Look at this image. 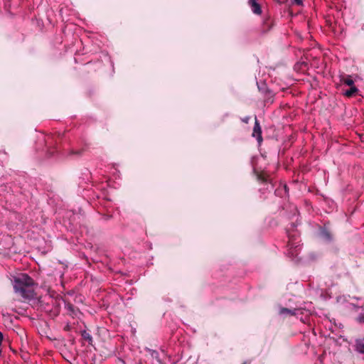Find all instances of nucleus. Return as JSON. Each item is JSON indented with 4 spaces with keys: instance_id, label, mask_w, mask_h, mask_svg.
Masks as SVG:
<instances>
[{
    "instance_id": "obj_1",
    "label": "nucleus",
    "mask_w": 364,
    "mask_h": 364,
    "mask_svg": "<svg viewBox=\"0 0 364 364\" xmlns=\"http://www.w3.org/2000/svg\"><path fill=\"white\" fill-rule=\"evenodd\" d=\"M33 280L26 274H22L14 279V288H23V287L33 286Z\"/></svg>"
},
{
    "instance_id": "obj_20",
    "label": "nucleus",
    "mask_w": 364,
    "mask_h": 364,
    "mask_svg": "<svg viewBox=\"0 0 364 364\" xmlns=\"http://www.w3.org/2000/svg\"><path fill=\"white\" fill-rule=\"evenodd\" d=\"M242 364H250V361H245Z\"/></svg>"
},
{
    "instance_id": "obj_8",
    "label": "nucleus",
    "mask_w": 364,
    "mask_h": 364,
    "mask_svg": "<svg viewBox=\"0 0 364 364\" xmlns=\"http://www.w3.org/2000/svg\"><path fill=\"white\" fill-rule=\"evenodd\" d=\"M359 90L355 86H350V89L346 90L343 95L347 97H352L358 94Z\"/></svg>"
},
{
    "instance_id": "obj_5",
    "label": "nucleus",
    "mask_w": 364,
    "mask_h": 364,
    "mask_svg": "<svg viewBox=\"0 0 364 364\" xmlns=\"http://www.w3.org/2000/svg\"><path fill=\"white\" fill-rule=\"evenodd\" d=\"M248 4L255 14L260 15L262 14V8L258 0H249Z\"/></svg>"
},
{
    "instance_id": "obj_11",
    "label": "nucleus",
    "mask_w": 364,
    "mask_h": 364,
    "mask_svg": "<svg viewBox=\"0 0 364 364\" xmlns=\"http://www.w3.org/2000/svg\"><path fill=\"white\" fill-rule=\"evenodd\" d=\"M81 336L84 340L87 341L90 345L92 346V337L89 332L87 331H81Z\"/></svg>"
},
{
    "instance_id": "obj_4",
    "label": "nucleus",
    "mask_w": 364,
    "mask_h": 364,
    "mask_svg": "<svg viewBox=\"0 0 364 364\" xmlns=\"http://www.w3.org/2000/svg\"><path fill=\"white\" fill-rule=\"evenodd\" d=\"M273 26L274 21L271 18L270 16H267L263 20V23L261 27V32L266 33L269 31Z\"/></svg>"
},
{
    "instance_id": "obj_6",
    "label": "nucleus",
    "mask_w": 364,
    "mask_h": 364,
    "mask_svg": "<svg viewBox=\"0 0 364 364\" xmlns=\"http://www.w3.org/2000/svg\"><path fill=\"white\" fill-rule=\"evenodd\" d=\"M340 82L350 87L355 85L352 77L349 75L343 74L340 75Z\"/></svg>"
},
{
    "instance_id": "obj_21",
    "label": "nucleus",
    "mask_w": 364,
    "mask_h": 364,
    "mask_svg": "<svg viewBox=\"0 0 364 364\" xmlns=\"http://www.w3.org/2000/svg\"><path fill=\"white\" fill-rule=\"evenodd\" d=\"M279 3H284L286 0H277Z\"/></svg>"
},
{
    "instance_id": "obj_22",
    "label": "nucleus",
    "mask_w": 364,
    "mask_h": 364,
    "mask_svg": "<svg viewBox=\"0 0 364 364\" xmlns=\"http://www.w3.org/2000/svg\"><path fill=\"white\" fill-rule=\"evenodd\" d=\"M69 328H70L69 326H67L65 327V330H69Z\"/></svg>"
},
{
    "instance_id": "obj_2",
    "label": "nucleus",
    "mask_w": 364,
    "mask_h": 364,
    "mask_svg": "<svg viewBox=\"0 0 364 364\" xmlns=\"http://www.w3.org/2000/svg\"><path fill=\"white\" fill-rule=\"evenodd\" d=\"M14 289L16 292L19 293L23 298L31 299L33 297L34 291L32 286L23 287V288H17Z\"/></svg>"
},
{
    "instance_id": "obj_15",
    "label": "nucleus",
    "mask_w": 364,
    "mask_h": 364,
    "mask_svg": "<svg viewBox=\"0 0 364 364\" xmlns=\"http://www.w3.org/2000/svg\"><path fill=\"white\" fill-rule=\"evenodd\" d=\"M292 3L294 4H296V5H298V6H301V5H302V0H293Z\"/></svg>"
},
{
    "instance_id": "obj_14",
    "label": "nucleus",
    "mask_w": 364,
    "mask_h": 364,
    "mask_svg": "<svg viewBox=\"0 0 364 364\" xmlns=\"http://www.w3.org/2000/svg\"><path fill=\"white\" fill-rule=\"evenodd\" d=\"M280 314H291V315L294 314V313L292 311V310L287 309V308H282L280 310Z\"/></svg>"
},
{
    "instance_id": "obj_17",
    "label": "nucleus",
    "mask_w": 364,
    "mask_h": 364,
    "mask_svg": "<svg viewBox=\"0 0 364 364\" xmlns=\"http://www.w3.org/2000/svg\"><path fill=\"white\" fill-rule=\"evenodd\" d=\"M359 321L361 322H364V314L359 317Z\"/></svg>"
},
{
    "instance_id": "obj_12",
    "label": "nucleus",
    "mask_w": 364,
    "mask_h": 364,
    "mask_svg": "<svg viewBox=\"0 0 364 364\" xmlns=\"http://www.w3.org/2000/svg\"><path fill=\"white\" fill-rule=\"evenodd\" d=\"M289 237V242H288V246L290 247V248H293L294 247H296L295 242L296 237L294 235H291L290 233H288Z\"/></svg>"
},
{
    "instance_id": "obj_19",
    "label": "nucleus",
    "mask_w": 364,
    "mask_h": 364,
    "mask_svg": "<svg viewBox=\"0 0 364 364\" xmlns=\"http://www.w3.org/2000/svg\"><path fill=\"white\" fill-rule=\"evenodd\" d=\"M249 120V117H247L246 119H243V122L245 123H247Z\"/></svg>"
},
{
    "instance_id": "obj_23",
    "label": "nucleus",
    "mask_w": 364,
    "mask_h": 364,
    "mask_svg": "<svg viewBox=\"0 0 364 364\" xmlns=\"http://www.w3.org/2000/svg\"><path fill=\"white\" fill-rule=\"evenodd\" d=\"M136 364H142V363L141 361H139V363H137Z\"/></svg>"
},
{
    "instance_id": "obj_16",
    "label": "nucleus",
    "mask_w": 364,
    "mask_h": 364,
    "mask_svg": "<svg viewBox=\"0 0 364 364\" xmlns=\"http://www.w3.org/2000/svg\"><path fill=\"white\" fill-rule=\"evenodd\" d=\"M83 150L82 149H80V150H78L77 151H72V154H77L78 156H80L82 153Z\"/></svg>"
},
{
    "instance_id": "obj_7",
    "label": "nucleus",
    "mask_w": 364,
    "mask_h": 364,
    "mask_svg": "<svg viewBox=\"0 0 364 364\" xmlns=\"http://www.w3.org/2000/svg\"><path fill=\"white\" fill-rule=\"evenodd\" d=\"M257 179L262 183H267L269 181V176L264 172H258L254 170Z\"/></svg>"
},
{
    "instance_id": "obj_3",
    "label": "nucleus",
    "mask_w": 364,
    "mask_h": 364,
    "mask_svg": "<svg viewBox=\"0 0 364 364\" xmlns=\"http://www.w3.org/2000/svg\"><path fill=\"white\" fill-rule=\"evenodd\" d=\"M252 136L257 138V140L259 144L262 143V141L263 140L262 136V128H261L259 122L257 120L256 117H255V125L253 127V132H252Z\"/></svg>"
},
{
    "instance_id": "obj_10",
    "label": "nucleus",
    "mask_w": 364,
    "mask_h": 364,
    "mask_svg": "<svg viewBox=\"0 0 364 364\" xmlns=\"http://www.w3.org/2000/svg\"><path fill=\"white\" fill-rule=\"evenodd\" d=\"M355 350L358 353L364 354V337L356 340Z\"/></svg>"
},
{
    "instance_id": "obj_18",
    "label": "nucleus",
    "mask_w": 364,
    "mask_h": 364,
    "mask_svg": "<svg viewBox=\"0 0 364 364\" xmlns=\"http://www.w3.org/2000/svg\"><path fill=\"white\" fill-rule=\"evenodd\" d=\"M4 338L3 333L0 331V341L2 342Z\"/></svg>"
},
{
    "instance_id": "obj_9",
    "label": "nucleus",
    "mask_w": 364,
    "mask_h": 364,
    "mask_svg": "<svg viewBox=\"0 0 364 364\" xmlns=\"http://www.w3.org/2000/svg\"><path fill=\"white\" fill-rule=\"evenodd\" d=\"M321 235L326 241H331L333 239L331 231L326 228H323L321 230Z\"/></svg>"
},
{
    "instance_id": "obj_13",
    "label": "nucleus",
    "mask_w": 364,
    "mask_h": 364,
    "mask_svg": "<svg viewBox=\"0 0 364 364\" xmlns=\"http://www.w3.org/2000/svg\"><path fill=\"white\" fill-rule=\"evenodd\" d=\"M65 309L69 311L70 316L76 315L75 306L70 302L65 303Z\"/></svg>"
}]
</instances>
